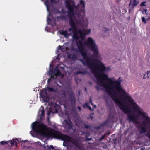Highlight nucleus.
<instances>
[{
	"label": "nucleus",
	"instance_id": "obj_1",
	"mask_svg": "<svg viewBox=\"0 0 150 150\" xmlns=\"http://www.w3.org/2000/svg\"><path fill=\"white\" fill-rule=\"evenodd\" d=\"M100 64H99L100 70L101 72V74H100L101 77L105 80H107L108 82L112 85L114 88H116L117 91L119 93L122 94V100L124 101L125 104H129L132 108V110L135 112L138 113L139 115H141L142 117L145 118L146 120L149 122L150 121V117L148 116V114L146 113L143 112L142 109H141L137 103L134 102V100L132 99L131 96L126 92L125 90L121 88V81L120 79L121 77H119L118 80H113L114 79V77L110 78L108 77V74H105V73L108 72L110 71V68L109 67H106L105 65L101 63L100 61ZM124 105L127 108L126 106Z\"/></svg>",
	"mask_w": 150,
	"mask_h": 150
},
{
	"label": "nucleus",
	"instance_id": "obj_2",
	"mask_svg": "<svg viewBox=\"0 0 150 150\" xmlns=\"http://www.w3.org/2000/svg\"><path fill=\"white\" fill-rule=\"evenodd\" d=\"M66 6L67 8L68 12L67 16L69 21V24L71 27L69 28V31L71 32L72 31L73 33L72 38L76 42L80 38L79 36L75 33L76 29H77L78 25H82L84 21V18L83 16L78 14H74V9H77L83 13H85V3L83 0L80 1V3L76 6L74 1L72 0L66 1Z\"/></svg>",
	"mask_w": 150,
	"mask_h": 150
},
{
	"label": "nucleus",
	"instance_id": "obj_3",
	"mask_svg": "<svg viewBox=\"0 0 150 150\" xmlns=\"http://www.w3.org/2000/svg\"><path fill=\"white\" fill-rule=\"evenodd\" d=\"M95 61L97 62L98 64V71L96 69H94V70L91 71V72L93 73L96 79L97 80V84L101 86H103L105 89L106 91L110 95L111 98L114 101L115 103L118 106L119 108L121 109L124 113H128V110L127 108L124 105V103L120 100L118 99L117 98L116 95L112 93L111 92V91H113L114 88L112 85H111L108 81L107 80H103L100 76V74H101V72L100 70L99 64H100V61L102 63H103L100 60L95 59Z\"/></svg>",
	"mask_w": 150,
	"mask_h": 150
},
{
	"label": "nucleus",
	"instance_id": "obj_4",
	"mask_svg": "<svg viewBox=\"0 0 150 150\" xmlns=\"http://www.w3.org/2000/svg\"><path fill=\"white\" fill-rule=\"evenodd\" d=\"M32 129L37 133H42L43 135L50 136L64 141L63 145L66 146L65 142H69L70 137L67 135L63 134L57 131L52 128H49L47 125L42 122H36L32 123Z\"/></svg>",
	"mask_w": 150,
	"mask_h": 150
},
{
	"label": "nucleus",
	"instance_id": "obj_5",
	"mask_svg": "<svg viewBox=\"0 0 150 150\" xmlns=\"http://www.w3.org/2000/svg\"><path fill=\"white\" fill-rule=\"evenodd\" d=\"M85 35H80V38H81V40H79L77 42L76 44L83 58V59H80V61L85 66H86L90 69L91 71L94 70L95 67L94 63L93 62V60L88 56L86 50H84V46L82 41L85 38Z\"/></svg>",
	"mask_w": 150,
	"mask_h": 150
},
{
	"label": "nucleus",
	"instance_id": "obj_6",
	"mask_svg": "<svg viewBox=\"0 0 150 150\" xmlns=\"http://www.w3.org/2000/svg\"><path fill=\"white\" fill-rule=\"evenodd\" d=\"M84 45L85 46H87L89 48L91 51L93 52V56L95 57L96 58L93 59V62L94 64L95 67V69L97 68V71H98V65L97 64L98 63L95 61V59H96L97 60L98 59L99 57V50L97 47L94 41L91 37H88V38L87 41L84 42Z\"/></svg>",
	"mask_w": 150,
	"mask_h": 150
},
{
	"label": "nucleus",
	"instance_id": "obj_7",
	"mask_svg": "<svg viewBox=\"0 0 150 150\" xmlns=\"http://www.w3.org/2000/svg\"><path fill=\"white\" fill-rule=\"evenodd\" d=\"M51 78L48 79L47 81L49 82L52 78L54 79L56 78L57 76L61 75V73L60 70L54 68L50 71Z\"/></svg>",
	"mask_w": 150,
	"mask_h": 150
},
{
	"label": "nucleus",
	"instance_id": "obj_8",
	"mask_svg": "<svg viewBox=\"0 0 150 150\" xmlns=\"http://www.w3.org/2000/svg\"><path fill=\"white\" fill-rule=\"evenodd\" d=\"M10 142L11 144V146H12L15 144V146L17 147V144L18 142V139L16 138L12 140L8 141H2L0 142V143L1 145H4L7 144L9 146V145L8 144V143Z\"/></svg>",
	"mask_w": 150,
	"mask_h": 150
},
{
	"label": "nucleus",
	"instance_id": "obj_9",
	"mask_svg": "<svg viewBox=\"0 0 150 150\" xmlns=\"http://www.w3.org/2000/svg\"><path fill=\"white\" fill-rule=\"evenodd\" d=\"M142 117L145 120V121H142V123L143 124L145 125H144L143 127H141V129L140 132V134L146 132H147L148 129L147 125L149 124L150 125V123L148 122L147 120H146L145 118L143 117ZM149 128H150V126H149ZM150 129H149V131ZM149 131L150 132V131Z\"/></svg>",
	"mask_w": 150,
	"mask_h": 150
},
{
	"label": "nucleus",
	"instance_id": "obj_10",
	"mask_svg": "<svg viewBox=\"0 0 150 150\" xmlns=\"http://www.w3.org/2000/svg\"><path fill=\"white\" fill-rule=\"evenodd\" d=\"M91 31V30H88L86 29H83L81 30L80 29H78L76 30V29L75 33L77 34H79L80 35H88L89 34Z\"/></svg>",
	"mask_w": 150,
	"mask_h": 150
},
{
	"label": "nucleus",
	"instance_id": "obj_11",
	"mask_svg": "<svg viewBox=\"0 0 150 150\" xmlns=\"http://www.w3.org/2000/svg\"><path fill=\"white\" fill-rule=\"evenodd\" d=\"M45 93L46 94V91L42 92L40 93V95L42 99V100L45 102H49V97L48 96H46L45 95Z\"/></svg>",
	"mask_w": 150,
	"mask_h": 150
},
{
	"label": "nucleus",
	"instance_id": "obj_12",
	"mask_svg": "<svg viewBox=\"0 0 150 150\" xmlns=\"http://www.w3.org/2000/svg\"><path fill=\"white\" fill-rule=\"evenodd\" d=\"M64 126L69 129H72V122L69 119H68V121L66 120H64Z\"/></svg>",
	"mask_w": 150,
	"mask_h": 150
},
{
	"label": "nucleus",
	"instance_id": "obj_13",
	"mask_svg": "<svg viewBox=\"0 0 150 150\" xmlns=\"http://www.w3.org/2000/svg\"><path fill=\"white\" fill-rule=\"evenodd\" d=\"M127 109L128 110V113H125V114H128L127 116V119L128 120L132 122L136 117L134 115H132L130 114V113L131 112V111L130 110L128 109V108H127Z\"/></svg>",
	"mask_w": 150,
	"mask_h": 150
},
{
	"label": "nucleus",
	"instance_id": "obj_14",
	"mask_svg": "<svg viewBox=\"0 0 150 150\" xmlns=\"http://www.w3.org/2000/svg\"><path fill=\"white\" fill-rule=\"evenodd\" d=\"M139 1L137 0H130L129 6H132V9H133L139 4Z\"/></svg>",
	"mask_w": 150,
	"mask_h": 150
},
{
	"label": "nucleus",
	"instance_id": "obj_15",
	"mask_svg": "<svg viewBox=\"0 0 150 150\" xmlns=\"http://www.w3.org/2000/svg\"><path fill=\"white\" fill-rule=\"evenodd\" d=\"M69 96L70 99L71 100V103L72 105H74L76 102L75 95L72 91L70 92L69 94Z\"/></svg>",
	"mask_w": 150,
	"mask_h": 150
},
{
	"label": "nucleus",
	"instance_id": "obj_16",
	"mask_svg": "<svg viewBox=\"0 0 150 150\" xmlns=\"http://www.w3.org/2000/svg\"><path fill=\"white\" fill-rule=\"evenodd\" d=\"M60 33L61 35H63L66 38H68L69 36H70L71 34V33L68 34L67 31L63 30H61L60 31Z\"/></svg>",
	"mask_w": 150,
	"mask_h": 150
},
{
	"label": "nucleus",
	"instance_id": "obj_17",
	"mask_svg": "<svg viewBox=\"0 0 150 150\" xmlns=\"http://www.w3.org/2000/svg\"><path fill=\"white\" fill-rule=\"evenodd\" d=\"M21 142H22L21 145L23 146L22 147L23 148H24L25 149V147H26V146L29 144V142L27 140H22Z\"/></svg>",
	"mask_w": 150,
	"mask_h": 150
},
{
	"label": "nucleus",
	"instance_id": "obj_18",
	"mask_svg": "<svg viewBox=\"0 0 150 150\" xmlns=\"http://www.w3.org/2000/svg\"><path fill=\"white\" fill-rule=\"evenodd\" d=\"M67 17H68L67 15V16L66 15H63L60 16H58L57 18L61 19L62 21H66L67 20Z\"/></svg>",
	"mask_w": 150,
	"mask_h": 150
},
{
	"label": "nucleus",
	"instance_id": "obj_19",
	"mask_svg": "<svg viewBox=\"0 0 150 150\" xmlns=\"http://www.w3.org/2000/svg\"><path fill=\"white\" fill-rule=\"evenodd\" d=\"M45 4L47 7V10L49 11V6L50 4L49 0H46L45 2Z\"/></svg>",
	"mask_w": 150,
	"mask_h": 150
},
{
	"label": "nucleus",
	"instance_id": "obj_20",
	"mask_svg": "<svg viewBox=\"0 0 150 150\" xmlns=\"http://www.w3.org/2000/svg\"><path fill=\"white\" fill-rule=\"evenodd\" d=\"M72 143L75 146L79 148V145L77 141H75L72 142Z\"/></svg>",
	"mask_w": 150,
	"mask_h": 150
},
{
	"label": "nucleus",
	"instance_id": "obj_21",
	"mask_svg": "<svg viewBox=\"0 0 150 150\" xmlns=\"http://www.w3.org/2000/svg\"><path fill=\"white\" fill-rule=\"evenodd\" d=\"M43 109L42 110H41L39 111V113L41 117H42L44 115V107L42 106Z\"/></svg>",
	"mask_w": 150,
	"mask_h": 150
},
{
	"label": "nucleus",
	"instance_id": "obj_22",
	"mask_svg": "<svg viewBox=\"0 0 150 150\" xmlns=\"http://www.w3.org/2000/svg\"><path fill=\"white\" fill-rule=\"evenodd\" d=\"M47 88L48 91L50 92H54L55 91L54 89L50 87H47Z\"/></svg>",
	"mask_w": 150,
	"mask_h": 150
},
{
	"label": "nucleus",
	"instance_id": "obj_23",
	"mask_svg": "<svg viewBox=\"0 0 150 150\" xmlns=\"http://www.w3.org/2000/svg\"><path fill=\"white\" fill-rule=\"evenodd\" d=\"M49 105L50 106H53L55 107V106L57 105V104L56 103H55L52 101H51L50 103H49Z\"/></svg>",
	"mask_w": 150,
	"mask_h": 150
},
{
	"label": "nucleus",
	"instance_id": "obj_24",
	"mask_svg": "<svg viewBox=\"0 0 150 150\" xmlns=\"http://www.w3.org/2000/svg\"><path fill=\"white\" fill-rule=\"evenodd\" d=\"M77 73L78 74H82L83 75H85L86 74H87L88 72L86 71H78L77 72Z\"/></svg>",
	"mask_w": 150,
	"mask_h": 150
},
{
	"label": "nucleus",
	"instance_id": "obj_25",
	"mask_svg": "<svg viewBox=\"0 0 150 150\" xmlns=\"http://www.w3.org/2000/svg\"><path fill=\"white\" fill-rule=\"evenodd\" d=\"M88 105V102H86L82 105V106L84 109H86V107L87 108Z\"/></svg>",
	"mask_w": 150,
	"mask_h": 150
},
{
	"label": "nucleus",
	"instance_id": "obj_26",
	"mask_svg": "<svg viewBox=\"0 0 150 150\" xmlns=\"http://www.w3.org/2000/svg\"><path fill=\"white\" fill-rule=\"evenodd\" d=\"M142 21L145 24H146L147 23V22L146 20L144 17H142L141 18Z\"/></svg>",
	"mask_w": 150,
	"mask_h": 150
},
{
	"label": "nucleus",
	"instance_id": "obj_27",
	"mask_svg": "<svg viewBox=\"0 0 150 150\" xmlns=\"http://www.w3.org/2000/svg\"><path fill=\"white\" fill-rule=\"evenodd\" d=\"M47 146H48V145H47ZM47 148L48 150H50L51 149H52V150H53L54 149L53 146L52 145H50L49 146H48Z\"/></svg>",
	"mask_w": 150,
	"mask_h": 150
},
{
	"label": "nucleus",
	"instance_id": "obj_28",
	"mask_svg": "<svg viewBox=\"0 0 150 150\" xmlns=\"http://www.w3.org/2000/svg\"><path fill=\"white\" fill-rule=\"evenodd\" d=\"M94 114L93 113H91L90 115V117H87V119H89L90 118H91V119L92 120H93L94 117L93 116H91V115H93Z\"/></svg>",
	"mask_w": 150,
	"mask_h": 150
},
{
	"label": "nucleus",
	"instance_id": "obj_29",
	"mask_svg": "<svg viewBox=\"0 0 150 150\" xmlns=\"http://www.w3.org/2000/svg\"><path fill=\"white\" fill-rule=\"evenodd\" d=\"M146 3V1H143L140 4V6H145L146 5L145 4V3Z\"/></svg>",
	"mask_w": 150,
	"mask_h": 150
},
{
	"label": "nucleus",
	"instance_id": "obj_30",
	"mask_svg": "<svg viewBox=\"0 0 150 150\" xmlns=\"http://www.w3.org/2000/svg\"><path fill=\"white\" fill-rule=\"evenodd\" d=\"M147 10L146 9H144L143 11H142V13L143 14H144L145 13L146 14H147Z\"/></svg>",
	"mask_w": 150,
	"mask_h": 150
},
{
	"label": "nucleus",
	"instance_id": "obj_31",
	"mask_svg": "<svg viewBox=\"0 0 150 150\" xmlns=\"http://www.w3.org/2000/svg\"><path fill=\"white\" fill-rule=\"evenodd\" d=\"M133 123H135L137 124H139V122L137 121V119L136 118L132 122Z\"/></svg>",
	"mask_w": 150,
	"mask_h": 150
},
{
	"label": "nucleus",
	"instance_id": "obj_32",
	"mask_svg": "<svg viewBox=\"0 0 150 150\" xmlns=\"http://www.w3.org/2000/svg\"><path fill=\"white\" fill-rule=\"evenodd\" d=\"M89 102L92 105H93V103L92 102V98L91 97H89Z\"/></svg>",
	"mask_w": 150,
	"mask_h": 150
},
{
	"label": "nucleus",
	"instance_id": "obj_33",
	"mask_svg": "<svg viewBox=\"0 0 150 150\" xmlns=\"http://www.w3.org/2000/svg\"><path fill=\"white\" fill-rule=\"evenodd\" d=\"M94 128L97 130H98L101 128L100 126L97 127H95Z\"/></svg>",
	"mask_w": 150,
	"mask_h": 150
},
{
	"label": "nucleus",
	"instance_id": "obj_34",
	"mask_svg": "<svg viewBox=\"0 0 150 150\" xmlns=\"http://www.w3.org/2000/svg\"><path fill=\"white\" fill-rule=\"evenodd\" d=\"M104 31L106 32L109 30V29L105 27H104Z\"/></svg>",
	"mask_w": 150,
	"mask_h": 150
},
{
	"label": "nucleus",
	"instance_id": "obj_35",
	"mask_svg": "<svg viewBox=\"0 0 150 150\" xmlns=\"http://www.w3.org/2000/svg\"><path fill=\"white\" fill-rule=\"evenodd\" d=\"M84 127L87 129H89L90 128V127L88 125H84Z\"/></svg>",
	"mask_w": 150,
	"mask_h": 150
},
{
	"label": "nucleus",
	"instance_id": "obj_36",
	"mask_svg": "<svg viewBox=\"0 0 150 150\" xmlns=\"http://www.w3.org/2000/svg\"><path fill=\"white\" fill-rule=\"evenodd\" d=\"M87 108L89 109L91 111H93V109H92L91 108V107L90 106H89L88 105V107H87Z\"/></svg>",
	"mask_w": 150,
	"mask_h": 150
},
{
	"label": "nucleus",
	"instance_id": "obj_37",
	"mask_svg": "<svg viewBox=\"0 0 150 150\" xmlns=\"http://www.w3.org/2000/svg\"><path fill=\"white\" fill-rule=\"evenodd\" d=\"M94 88H96L98 91H99L100 90V88L98 86H95L94 87Z\"/></svg>",
	"mask_w": 150,
	"mask_h": 150
},
{
	"label": "nucleus",
	"instance_id": "obj_38",
	"mask_svg": "<svg viewBox=\"0 0 150 150\" xmlns=\"http://www.w3.org/2000/svg\"><path fill=\"white\" fill-rule=\"evenodd\" d=\"M86 140H88V141H90V140H91V139H92V138H88V137H86Z\"/></svg>",
	"mask_w": 150,
	"mask_h": 150
},
{
	"label": "nucleus",
	"instance_id": "obj_39",
	"mask_svg": "<svg viewBox=\"0 0 150 150\" xmlns=\"http://www.w3.org/2000/svg\"><path fill=\"white\" fill-rule=\"evenodd\" d=\"M77 108L79 111H81V107L78 106L77 107Z\"/></svg>",
	"mask_w": 150,
	"mask_h": 150
},
{
	"label": "nucleus",
	"instance_id": "obj_40",
	"mask_svg": "<svg viewBox=\"0 0 150 150\" xmlns=\"http://www.w3.org/2000/svg\"><path fill=\"white\" fill-rule=\"evenodd\" d=\"M105 125V123H102L100 124V127H101L104 126Z\"/></svg>",
	"mask_w": 150,
	"mask_h": 150
},
{
	"label": "nucleus",
	"instance_id": "obj_41",
	"mask_svg": "<svg viewBox=\"0 0 150 150\" xmlns=\"http://www.w3.org/2000/svg\"><path fill=\"white\" fill-rule=\"evenodd\" d=\"M105 136L104 135H103L102 136L101 138L100 139V140H101L104 138Z\"/></svg>",
	"mask_w": 150,
	"mask_h": 150
},
{
	"label": "nucleus",
	"instance_id": "obj_42",
	"mask_svg": "<svg viewBox=\"0 0 150 150\" xmlns=\"http://www.w3.org/2000/svg\"><path fill=\"white\" fill-rule=\"evenodd\" d=\"M62 47L61 46L59 45L58 46V50H60L62 49Z\"/></svg>",
	"mask_w": 150,
	"mask_h": 150
},
{
	"label": "nucleus",
	"instance_id": "obj_43",
	"mask_svg": "<svg viewBox=\"0 0 150 150\" xmlns=\"http://www.w3.org/2000/svg\"><path fill=\"white\" fill-rule=\"evenodd\" d=\"M51 111H49V112H48V113H47V115H50V113H51Z\"/></svg>",
	"mask_w": 150,
	"mask_h": 150
},
{
	"label": "nucleus",
	"instance_id": "obj_44",
	"mask_svg": "<svg viewBox=\"0 0 150 150\" xmlns=\"http://www.w3.org/2000/svg\"><path fill=\"white\" fill-rule=\"evenodd\" d=\"M47 20L48 21H51V19H50V18H47Z\"/></svg>",
	"mask_w": 150,
	"mask_h": 150
},
{
	"label": "nucleus",
	"instance_id": "obj_45",
	"mask_svg": "<svg viewBox=\"0 0 150 150\" xmlns=\"http://www.w3.org/2000/svg\"><path fill=\"white\" fill-rule=\"evenodd\" d=\"M150 72V71H147V74L148 75L149 74V73Z\"/></svg>",
	"mask_w": 150,
	"mask_h": 150
},
{
	"label": "nucleus",
	"instance_id": "obj_46",
	"mask_svg": "<svg viewBox=\"0 0 150 150\" xmlns=\"http://www.w3.org/2000/svg\"><path fill=\"white\" fill-rule=\"evenodd\" d=\"M107 134H108V135H109L110 134V132H108L107 133Z\"/></svg>",
	"mask_w": 150,
	"mask_h": 150
},
{
	"label": "nucleus",
	"instance_id": "obj_47",
	"mask_svg": "<svg viewBox=\"0 0 150 150\" xmlns=\"http://www.w3.org/2000/svg\"><path fill=\"white\" fill-rule=\"evenodd\" d=\"M141 150H144V149H143L142 148L141 149Z\"/></svg>",
	"mask_w": 150,
	"mask_h": 150
},
{
	"label": "nucleus",
	"instance_id": "obj_48",
	"mask_svg": "<svg viewBox=\"0 0 150 150\" xmlns=\"http://www.w3.org/2000/svg\"><path fill=\"white\" fill-rule=\"evenodd\" d=\"M57 110H56V112L57 113Z\"/></svg>",
	"mask_w": 150,
	"mask_h": 150
},
{
	"label": "nucleus",
	"instance_id": "obj_49",
	"mask_svg": "<svg viewBox=\"0 0 150 150\" xmlns=\"http://www.w3.org/2000/svg\"><path fill=\"white\" fill-rule=\"evenodd\" d=\"M143 78H144V79L145 78V75H144V76Z\"/></svg>",
	"mask_w": 150,
	"mask_h": 150
},
{
	"label": "nucleus",
	"instance_id": "obj_50",
	"mask_svg": "<svg viewBox=\"0 0 150 150\" xmlns=\"http://www.w3.org/2000/svg\"><path fill=\"white\" fill-rule=\"evenodd\" d=\"M85 90H86V91H87V89H86V88H85Z\"/></svg>",
	"mask_w": 150,
	"mask_h": 150
},
{
	"label": "nucleus",
	"instance_id": "obj_51",
	"mask_svg": "<svg viewBox=\"0 0 150 150\" xmlns=\"http://www.w3.org/2000/svg\"><path fill=\"white\" fill-rule=\"evenodd\" d=\"M5 40L6 41H7V40H6V39H5Z\"/></svg>",
	"mask_w": 150,
	"mask_h": 150
},
{
	"label": "nucleus",
	"instance_id": "obj_52",
	"mask_svg": "<svg viewBox=\"0 0 150 150\" xmlns=\"http://www.w3.org/2000/svg\"><path fill=\"white\" fill-rule=\"evenodd\" d=\"M94 106L95 107H96V105H94Z\"/></svg>",
	"mask_w": 150,
	"mask_h": 150
},
{
	"label": "nucleus",
	"instance_id": "obj_53",
	"mask_svg": "<svg viewBox=\"0 0 150 150\" xmlns=\"http://www.w3.org/2000/svg\"><path fill=\"white\" fill-rule=\"evenodd\" d=\"M148 78H149V76L148 77Z\"/></svg>",
	"mask_w": 150,
	"mask_h": 150
}]
</instances>
